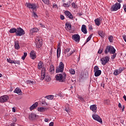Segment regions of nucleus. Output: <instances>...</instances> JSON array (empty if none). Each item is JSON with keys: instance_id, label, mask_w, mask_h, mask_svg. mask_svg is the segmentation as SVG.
I'll use <instances>...</instances> for the list:
<instances>
[{"instance_id": "f257e3e1", "label": "nucleus", "mask_w": 126, "mask_h": 126, "mask_svg": "<svg viewBox=\"0 0 126 126\" xmlns=\"http://www.w3.org/2000/svg\"><path fill=\"white\" fill-rule=\"evenodd\" d=\"M55 78L59 82H64L65 81V78H66V74L65 73L58 74L56 75Z\"/></svg>"}, {"instance_id": "f03ea898", "label": "nucleus", "mask_w": 126, "mask_h": 126, "mask_svg": "<svg viewBox=\"0 0 126 126\" xmlns=\"http://www.w3.org/2000/svg\"><path fill=\"white\" fill-rule=\"evenodd\" d=\"M109 52L110 54H115L116 53V49L112 46H107L105 50L104 53L105 54H108Z\"/></svg>"}, {"instance_id": "7ed1b4c3", "label": "nucleus", "mask_w": 126, "mask_h": 126, "mask_svg": "<svg viewBox=\"0 0 126 126\" xmlns=\"http://www.w3.org/2000/svg\"><path fill=\"white\" fill-rule=\"evenodd\" d=\"M64 68V64L63 62H60L59 65L56 68V73H59L60 72H63Z\"/></svg>"}, {"instance_id": "20e7f679", "label": "nucleus", "mask_w": 126, "mask_h": 126, "mask_svg": "<svg viewBox=\"0 0 126 126\" xmlns=\"http://www.w3.org/2000/svg\"><path fill=\"white\" fill-rule=\"evenodd\" d=\"M25 5L32 10H37V5L35 4L27 2Z\"/></svg>"}, {"instance_id": "39448f33", "label": "nucleus", "mask_w": 126, "mask_h": 126, "mask_svg": "<svg viewBox=\"0 0 126 126\" xmlns=\"http://www.w3.org/2000/svg\"><path fill=\"white\" fill-rule=\"evenodd\" d=\"M94 76H95V77L100 76V75H101V73H102L101 70H99V67H98V66H95L94 67Z\"/></svg>"}, {"instance_id": "423d86ee", "label": "nucleus", "mask_w": 126, "mask_h": 126, "mask_svg": "<svg viewBox=\"0 0 126 126\" xmlns=\"http://www.w3.org/2000/svg\"><path fill=\"white\" fill-rule=\"evenodd\" d=\"M42 44L43 43L41 37H40L39 36L35 38V45L36 46V47H37L38 48H41V47H42Z\"/></svg>"}, {"instance_id": "0eeeda50", "label": "nucleus", "mask_w": 126, "mask_h": 126, "mask_svg": "<svg viewBox=\"0 0 126 126\" xmlns=\"http://www.w3.org/2000/svg\"><path fill=\"white\" fill-rule=\"evenodd\" d=\"M25 34V31L21 28H17L16 33V36H23Z\"/></svg>"}, {"instance_id": "6e6552de", "label": "nucleus", "mask_w": 126, "mask_h": 126, "mask_svg": "<svg viewBox=\"0 0 126 126\" xmlns=\"http://www.w3.org/2000/svg\"><path fill=\"white\" fill-rule=\"evenodd\" d=\"M74 53V49H71L70 48H66L64 51V55H67V57H69Z\"/></svg>"}, {"instance_id": "1a4fd4ad", "label": "nucleus", "mask_w": 126, "mask_h": 126, "mask_svg": "<svg viewBox=\"0 0 126 126\" xmlns=\"http://www.w3.org/2000/svg\"><path fill=\"white\" fill-rule=\"evenodd\" d=\"M101 62V64L103 65H105L106 63H108L109 61H110V58L108 56H106L105 57L102 58L100 60Z\"/></svg>"}, {"instance_id": "9d476101", "label": "nucleus", "mask_w": 126, "mask_h": 126, "mask_svg": "<svg viewBox=\"0 0 126 126\" xmlns=\"http://www.w3.org/2000/svg\"><path fill=\"white\" fill-rule=\"evenodd\" d=\"M121 8V3H116L111 8L112 11H117Z\"/></svg>"}, {"instance_id": "9b49d317", "label": "nucleus", "mask_w": 126, "mask_h": 126, "mask_svg": "<svg viewBox=\"0 0 126 126\" xmlns=\"http://www.w3.org/2000/svg\"><path fill=\"white\" fill-rule=\"evenodd\" d=\"M72 39L77 43H79V41H80V35L78 34H75L72 36Z\"/></svg>"}, {"instance_id": "f8f14e48", "label": "nucleus", "mask_w": 126, "mask_h": 126, "mask_svg": "<svg viewBox=\"0 0 126 126\" xmlns=\"http://www.w3.org/2000/svg\"><path fill=\"white\" fill-rule=\"evenodd\" d=\"M9 97L6 95H3L0 97V102L4 103V102H7Z\"/></svg>"}, {"instance_id": "ddd939ff", "label": "nucleus", "mask_w": 126, "mask_h": 126, "mask_svg": "<svg viewBox=\"0 0 126 126\" xmlns=\"http://www.w3.org/2000/svg\"><path fill=\"white\" fill-rule=\"evenodd\" d=\"M93 118L94 119V120H95V121H97L99 123H100V124H102V123H103V122L102 121V119H101V118H100V116H99L98 115H93Z\"/></svg>"}, {"instance_id": "4468645a", "label": "nucleus", "mask_w": 126, "mask_h": 126, "mask_svg": "<svg viewBox=\"0 0 126 126\" xmlns=\"http://www.w3.org/2000/svg\"><path fill=\"white\" fill-rule=\"evenodd\" d=\"M124 70V69H123V68L120 67L119 69H115L114 71V75H119V74L122 73V72H123V71Z\"/></svg>"}, {"instance_id": "2eb2a0df", "label": "nucleus", "mask_w": 126, "mask_h": 126, "mask_svg": "<svg viewBox=\"0 0 126 126\" xmlns=\"http://www.w3.org/2000/svg\"><path fill=\"white\" fill-rule=\"evenodd\" d=\"M29 119L31 121H33V120H36V118H38V115L35 114V113H31L29 115Z\"/></svg>"}, {"instance_id": "dca6fc26", "label": "nucleus", "mask_w": 126, "mask_h": 126, "mask_svg": "<svg viewBox=\"0 0 126 126\" xmlns=\"http://www.w3.org/2000/svg\"><path fill=\"white\" fill-rule=\"evenodd\" d=\"M30 58L32 60H35L36 59V53H35V51H32L30 52Z\"/></svg>"}, {"instance_id": "f3484780", "label": "nucleus", "mask_w": 126, "mask_h": 126, "mask_svg": "<svg viewBox=\"0 0 126 126\" xmlns=\"http://www.w3.org/2000/svg\"><path fill=\"white\" fill-rule=\"evenodd\" d=\"M90 108V109L94 113H96L97 112V106L96 105H91Z\"/></svg>"}, {"instance_id": "a211bd4d", "label": "nucleus", "mask_w": 126, "mask_h": 126, "mask_svg": "<svg viewBox=\"0 0 126 126\" xmlns=\"http://www.w3.org/2000/svg\"><path fill=\"white\" fill-rule=\"evenodd\" d=\"M81 31L84 34H87V29H86V26L85 25L82 26Z\"/></svg>"}, {"instance_id": "6ab92c4d", "label": "nucleus", "mask_w": 126, "mask_h": 126, "mask_svg": "<svg viewBox=\"0 0 126 126\" xmlns=\"http://www.w3.org/2000/svg\"><path fill=\"white\" fill-rule=\"evenodd\" d=\"M38 105H39V103L38 102H35L30 107V111H32V110L37 108V107H38Z\"/></svg>"}, {"instance_id": "aec40b11", "label": "nucleus", "mask_w": 126, "mask_h": 126, "mask_svg": "<svg viewBox=\"0 0 126 126\" xmlns=\"http://www.w3.org/2000/svg\"><path fill=\"white\" fill-rule=\"evenodd\" d=\"M14 93H16L17 94H18V95H22V91H21V90L19 88L15 89Z\"/></svg>"}, {"instance_id": "412c9836", "label": "nucleus", "mask_w": 126, "mask_h": 126, "mask_svg": "<svg viewBox=\"0 0 126 126\" xmlns=\"http://www.w3.org/2000/svg\"><path fill=\"white\" fill-rule=\"evenodd\" d=\"M44 66V63H43V62L40 61L37 65V68L39 69H42V68H43V67Z\"/></svg>"}, {"instance_id": "4be33fe9", "label": "nucleus", "mask_w": 126, "mask_h": 126, "mask_svg": "<svg viewBox=\"0 0 126 126\" xmlns=\"http://www.w3.org/2000/svg\"><path fill=\"white\" fill-rule=\"evenodd\" d=\"M14 43L15 49H16V50H19V49H20V46H19V42L18 41H15Z\"/></svg>"}, {"instance_id": "5701e85b", "label": "nucleus", "mask_w": 126, "mask_h": 126, "mask_svg": "<svg viewBox=\"0 0 126 126\" xmlns=\"http://www.w3.org/2000/svg\"><path fill=\"white\" fill-rule=\"evenodd\" d=\"M65 28L66 30H71V25L68 23L65 24Z\"/></svg>"}, {"instance_id": "b1692460", "label": "nucleus", "mask_w": 126, "mask_h": 126, "mask_svg": "<svg viewBox=\"0 0 126 126\" xmlns=\"http://www.w3.org/2000/svg\"><path fill=\"white\" fill-rule=\"evenodd\" d=\"M98 35H99V36L101 37V38H104L105 37V32L102 31H98Z\"/></svg>"}, {"instance_id": "393cba45", "label": "nucleus", "mask_w": 126, "mask_h": 126, "mask_svg": "<svg viewBox=\"0 0 126 126\" xmlns=\"http://www.w3.org/2000/svg\"><path fill=\"white\" fill-rule=\"evenodd\" d=\"M46 107H44L37 108V111L38 112H45V111H46Z\"/></svg>"}, {"instance_id": "a878e982", "label": "nucleus", "mask_w": 126, "mask_h": 126, "mask_svg": "<svg viewBox=\"0 0 126 126\" xmlns=\"http://www.w3.org/2000/svg\"><path fill=\"white\" fill-rule=\"evenodd\" d=\"M38 31H39V30L38 29H37L36 28H33L31 30L30 32L32 34H33V33L38 32Z\"/></svg>"}, {"instance_id": "bb28decb", "label": "nucleus", "mask_w": 126, "mask_h": 126, "mask_svg": "<svg viewBox=\"0 0 126 126\" xmlns=\"http://www.w3.org/2000/svg\"><path fill=\"white\" fill-rule=\"evenodd\" d=\"M45 70H42L41 71V80H43V79L45 78Z\"/></svg>"}, {"instance_id": "cd10ccee", "label": "nucleus", "mask_w": 126, "mask_h": 126, "mask_svg": "<svg viewBox=\"0 0 126 126\" xmlns=\"http://www.w3.org/2000/svg\"><path fill=\"white\" fill-rule=\"evenodd\" d=\"M100 21H101V20L99 19H96L95 20H94V22L96 25H97V26H99L100 24H101Z\"/></svg>"}, {"instance_id": "c85d7f7f", "label": "nucleus", "mask_w": 126, "mask_h": 126, "mask_svg": "<svg viewBox=\"0 0 126 126\" xmlns=\"http://www.w3.org/2000/svg\"><path fill=\"white\" fill-rule=\"evenodd\" d=\"M70 1H69L67 3H63V6H64V7H69V6H70Z\"/></svg>"}, {"instance_id": "c756f323", "label": "nucleus", "mask_w": 126, "mask_h": 126, "mask_svg": "<svg viewBox=\"0 0 126 126\" xmlns=\"http://www.w3.org/2000/svg\"><path fill=\"white\" fill-rule=\"evenodd\" d=\"M61 57V47H58L57 49V58Z\"/></svg>"}, {"instance_id": "7c9ffc66", "label": "nucleus", "mask_w": 126, "mask_h": 126, "mask_svg": "<svg viewBox=\"0 0 126 126\" xmlns=\"http://www.w3.org/2000/svg\"><path fill=\"white\" fill-rule=\"evenodd\" d=\"M17 29H15V28H12L9 30L10 33H16V31Z\"/></svg>"}, {"instance_id": "2f4dec72", "label": "nucleus", "mask_w": 126, "mask_h": 126, "mask_svg": "<svg viewBox=\"0 0 126 126\" xmlns=\"http://www.w3.org/2000/svg\"><path fill=\"white\" fill-rule=\"evenodd\" d=\"M46 99L48 100H53L54 99V95H49L46 96Z\"/></svg>"}, {"instance_id": "473e14b6", "label": "nucleus", "mask_w": 126, "mask_h": 126, "mask_svg": "<svg viewBox=\"0 0 126 126\" xmlns=\"http://www.w3.org/2000/svg\"><path fill=\"white\" fill-rule=\"evenodd\" d=\"M64 13L66 16H72L71 13L68 11H65Z\"/></svg>"}, {"instance_id": "72a5a7b5", "label": "nucleus", "mask_w": 126, "mask_h": 126, "mask_svg": "<svg viewBox=\"0 0 126 126\" xmlns=\"http://www.w3.org/2000/svg\"><path fill=\"white\" fill-rule=\"evenodd\" d=\"M54 69H55V67L53 65H51L50 66V68L49 69V71L50 72H53Z\"/></svg>"}, {"instance_id": "f704fd0d", "label": "nucleus", "mask_w": 126, "mask_h": 126, "mask_svg": "<svg viewBox=\"0 0 126 126\" xmlns=\"http://www.w3.org/2000/svg\"><path fill=\"white\" fill-rule=\"evenodd\" d=\"M26 57H27V53L24 52V55L21 58L22 60L24 61V60H25V58H26Z\"/></svg>"}, {"instance_id": "c9c22d12", "label": "nucleus", "mask_w": 126, "mask_h": 126, "mask_svg": "<svg viewBox=\"0 0 126 126\" xmlns=\"http://www.w3.org/2000/svg\"><path fill=\"white\" fill-rule=\"evenodd\" d=\"M7 62L9 63H15V62L14 61L11 60L10 59H7Z\"/></svg>"}, {"instance_id": "e433bc0d", "label": "nucleus", "mask_w": 126, "mask_h": 126, "mask_svg": "<svg viewBox=\"0 0 126 126\" xmlns=\"http://www.w3.org/2000/svg\"><path fill=\"white\" fill-rule=\"evenodd\" d=\"M69 72L71 74H75V71L73 69H70L69 70Z\"/></svg>"}, {"instance_id": "4c0bfd02", "label": "nucleus", "mask_w": 126, "mask_h": 126, "mask_svg": "<svg viewBox=\"0 0 126 126\" xmlns=\"http://www.w3.org/2000/svg\"><path fill=\"white\" fill-rule=\"evenodd\" d=\"M45 79L47 82H49V81H51V77H50V76H46L45 77Z\"/></svg>"}, {"instance_id": "58836bf2", "label": "nucleus", "mask_w": 126, "mask_h": 126, "mask_svg": "<svg viewBox=\"0 0 126 126\" xmlns=\"http://www.w3.org/2000/svg\"><path fill=\"white\" fill-rule=\"evenodd\" d=\"M71 5L72 7H73V8H77V5H76L75 3L74 2L72 3Z\"/></svg>"}, {"instance_id": "ea45409f", "label": "nucleus", "mask_w": 126, "mask_h": 126, "mask_svg": "<svg viewBox=\"0 0 126 126\" xmlns=\"http://www.w3.org/2000/svg\"><path fill=\"white\" fill-rule=\"evenodd\" d=\"M91 38H92V34H91L87 39V42H89L90 40H91Z\"/></svg>"}, {"instance_id": "a19ab883", "label": "nucleus", "mask_w": 126, "mask_h": 126, "mask_svg": "<svg viewBox=\"0 0 126 126\" xmlns=\"http://www.w3.org/2000/svg\"><path fill=\"white\" fill-rule=\"evenodd\" d=\"M109 41L112 43V42H113V36L112 35H110L109 38H108Z\"/></svg>"}, {"instance_id": "79ce46f5", "label": "nucleus", "mask_w": 126, "mask_h": 126, "mask_svg": "<svg viewBox=\"0 0 126 126\" xmlns=\"http://www.w3.org/2000/svg\"><path fill=\"white\" fill-rule=\"evenodd\" d=\"M42 1L45 4H49V0H42Z\"/></svg>"}, {"instance_id": "37998d69", "label": "nucleus", "mask_w": 126, "mask_h": 126, "mask_svg": "<svg viewBox=\"0 0 126 126\" xmlns=\"http://www.w3.org/2000/svg\"><path fill=\"white\" fill-rule=\"evenodd\" d=\"M16 121H17V120L16 119V117H13V118H12V122H13V123H16Z\"/></svg>"}, {"instance_id": "c03bdc74", "label": "nucleus", "mask_w": 126, "mask_h": 126, "mask_svg": "<svg viewBox=\"0 0 126 126\" xmlns=\"http://www.w3.org/2000/svg\"><path fill=\"white\" fill-rule=\"evenodd\" d=\"M102 52H103L102 48H100L98 51V53L102 54Z\"/></svg>"}, {"instance_id": "a18cd8bd", "label": "nucleus", "mask_w": 126, "mask_h": 126, "mask_svg": "<svg viewBox=\"0 0 126 126\" xmlns=\"http://www.w3.org/2000/svg\"><path fill=\"white\" fill-rule=\"evenodd\" d=\"M39 25H40V27H41L42 28H46V26H45L43 24L40 23Z\"/></svg>"}, {"instance_id": "49530a36", "label": "nucleus", "mask_w": 126, "mask_h": 126, "mask_svg": "<svg viewBox=\"0 0 126 126\" xmlns=\"http://www.w3.org/2000/svg\"><path fill=\"white\" fill-rule=\"evenodd\" d=\"M123 38L124 41L126 42V35L125 34L123 35Z\"/></svg>"}, {"instance_id": "de8ad7c7", "label": "nucleus", "mask_w": 126, "mask_h": 126, "mask_svg": "<svg viewBox=\"0 0 126 126\" xmlns=\"http://www.w3.org/2000/svg\"><path fill=\"white\" fill-rule=\"evenodd\" d=\"M53 8H58V5H57V4H53Z\"/></svg>"}, {"instance_id": "09e8293b", "label": "nucleus", "mask_w": 126, "mask_h": 126, "mask_svg": "<svg viewBox=\"0 0 126 126\" xmlns=\"http://www.w3.org/2000/svg\"><path fill=\"white\" fill-rule=\"evenodd\" d=\"M49 126H54V122H51L49 124Z\"/></svg>"}, {"instance_id": "8fccbe9b", "label": "nucleus", "mask_w": 126, "mask_h": 126, "mask_svg": "<svg viewBox=\"0 0 126 126\" xmlns=\"http://www.w3.org/2000/svg\"><path fill=\"white\" fill-rule=\"evenodd\" d=\"M15 62V63H14L15 64H16V63H17L18 64H19L20 63V62L19 61H14Z\"/></svg>"}, {"instance_id": "3c124183", "label": "nucleus", "mask_w": 126, "mask_h": 126, "mask_svg": "<svg viewBox=\"0 0 126 126\" xmlns=\"http://www.w3.org/2000/svg\"><path fill=\"white\" fill-rule=\"evenodd\" d=\"M117 56V54H114L112 57V59H115V58H116V56Z\"/></svg>"}, {"instance_id": "603ef678", "label": "nucleus", "mask_w": 126, "mask_h": 126, "mask_svg": "<svg viewBox=\"0 0 126 126\" xmlns=\"http://www.w3.org/2000/svg\"><path fill=\"white\" fill-rule=\"evenodd\" d=\"M89 29H90V30H92L93 29V28H92V26H89Z\"/></svg>"}, {"instance_id": "864d4df0", "label": "nucleus", "mask_w": 126, "mask_h": 126, "mask_svg": "<svg viewBox=\"0 0 126 126\" xmlns=\"http://www.w3.org/2000/svg\"><path fill=\"white\" fill-rule=\"evenodd\" d=\"M124 10L126 12V4L125 5H124Z\"/></svg>"}, {"instance_id": "5fc2aeb1", "label": "nucleus", "mask_w": 126, "mask_h": 126, "mask_svg": "<svg viewBox=\"0 0 126 126\" xmlns=\"http://www.w3.org/2000/svg\"><path fill=\"white\" fill-rule=\"evenodd\" d=\"M12 112L13 113H15V107L12 108Z\"/></svg>"}, {"instance_id": "6e6d98bb", "label": "nucleus", "mask_w": 126, "mask_h": 126, "mask_svg": "<svg viewBox=\"0 0 126 126\" xmlns=\"http://www.w3.org/2000/svg\"><path fill=\"white\" fill-rule=\"evenodd\" d=\"M60 18L62 20H63L64 19V16H60Z\"/></svg>"}, {"instance_id": "4d7b16f0", "label": "nucleus", "mask_w": 126, "mask_h": 126, "mask_svg": "<svg viewBox=\"0 0 126 126\" xmlns=\"http://www.w3.org/2000/svg\"><path fill=\"white\" fill-rule=\"evenodd\" d=\"M118 107H119V108H123V107H122V104H121V103H119L118 104Z\"/></svg>"}, {"instance_id": "13d9d810", "label": "nucleus", "mask_w": 126, "mask_h": 126, "mask_svg": "<svg viewBox=\"0 0 126 126\" xmlns=\"http://www.w3.org/2000/svg\"><path fill=\"white\" fill-rule=\"evenodd\" d=\"M33 16H37V14H36L35 12L32 13Z\"/></svg>"}, {"instance_id": "bf43d9fd", "label": "nucleus", "mask_w": 126, "mask_h": 126, "mask_svg": "<svg viewBox=\"0 0 126 126\" xmlns=\"http://www.w3.org/2000/svg\"><path fill=\"white\" fill-rule=\"evenodd\" d=\"M11 126H15V123H13L10 124Z\"/></svg>"}, {"instance_id": "052dcab7", "label": "nucleus", "mask_w": 126, "mask_h": 126, "mask_svg": "<svg viewBox=\"0 0 126 126\" xmlns=\"http://www.w3.org/2000/svg\"><path fill=\"white\" fill-rule=\"evenodd\" d=\"M78 98L79 99H80V100H82V101L83 100V98H82V97H81V96H79V97H78Z\"/></svg>"}, {"instance_id": "680f3d73", "label": "nucleus", "mask_w": 126, "mask_h": 126, "mask_svg": "<svg viewBox=\"0 0 126 126\" xmlns=\"http://www.w3.org/2000/svg\"><path fill=\"white\" fill-rule=\"evenodd\" d=\"M49 121V119H47V118H45V120H44V121L46 122V123H47V122H48Z\"/></svg>"}, {"instance_id": "e2e57ef3", "label": "nucleus", "mask_w": 126, "mask_h": 126, "mask_svg": "<svg viewBox=\"0 0 126 126\" xmlns=\"http://www.w3.org/2000/svg\"><path fill=\"white\" fill-rule=\"evenodd\" d=\"M123 98H124V100H125V101H126V95H125L123 96Z\"/></svg>"}, {"instance_id": "0e129e2a", "label": "nucleus", "mask_w": 126, "mask_h": 126, "mask_svg": "<svg viewBox=\"0 0 126 126\" xmlns=\"http://www.w3.org/2000/svg\"><path fill=\"white\" fill-rule=\"evenodd\" d=\"M117 1H118V2H122L123 0H117Z\"/></svg>"}, {"instance_id": "69168bd1", "label": "nucleus", "mask_w": 126, "mask_h": 126, "mask_svg": "<svg viewBox=\"0 0 126 126\" xmlns=\"http://www.w3.org/2000/svg\"><path fill=\"white\" fill-rule=\"evenodd\" d=\"M69 18H70V19H73V16H69Z\"/></svg>"}, {"instance_id": "338daca9", "label": "nucleus", "mask_w": 126, "mask_h": 126, "mask_svg": "<svg viewBox=\"0 0 126 126\" xmlns=\"http://www.w3.org/2000/svg\"><path fill=\"white\" fill-rule=\"evenodd\" d=\"M122 112H124L125 110V106H124L123 107H122Z\"/></svg>"}, {"instance_id": "774afa93", "label": "nucleus", "mask_w": 126, "mask_h": 126, "mask_svg": "<svg viewBox=\"0 0 126 126\" xmlns=\"http://www.w3.org/2000/svg\"><path fill=\"white\" fill-rule=\"evenodd\" d=\"M79 15L80 16H81V15H82V14L80 13V14H79Z\"/></svg>"}]
</instances>
